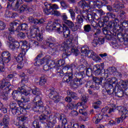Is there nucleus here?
Listing matches in <instances>:
<instances>
[{"instance_id": "obj_11", "label": "nucleus", "mask_w": 128, "mask_h": 128, "mask_svg": "<svg viewBox=\"0 0 128 128\" xmlns=\"http://www.w3.org/2000/svg\"><path fill=\"white\" fill-rule=\"evenodd\" d=\"M50 94H48L50 98L53 100L55 104H58L60 102V98L58 96V93L54 90V88L50 89Z\"/></svg>"}, {"instance_id": "obj_20", "label": "nucleus", "mask_w": 128, "mask_h": 128, "mask_svg": "<svg viewBox=\"0 0 128 128\" xmlns=\"http://www.w3.org/2000/svg\"><path fill=\"white\" fill-rule=\"evenodd\" d=\"M34 66H42V64H48V59L44 57L42 59H34Z\"/></svg>"}, {"instance_id": "obj_51", "label": "nucleus", "mask_w": 128, "mask_h": 128, "mask_svg": "<svg viewBox=\"0 0 128 128\" xmlns=\"http://www.w3.org/2000/svg\"><path fill=\"white\" fill-rule=\"evenodd\" d=\"M64 24H66V26H68V28H72V26H74V23L72 22L70 20L66 21Z\"/></svg>"}, {"instance_id": "obj_12", "label": "nucleus", "mask_w": 128, "mask_h": 128, "mask_svg": "<svg viewBox=\"0 0 128 128\" xmlns=\"http://www.w3.org/2000/svg\"><path fill=\"white\" fill-rule=\"evenodd\" d=\"M104 66L102 64H96L93 67V72L96 76H100L102 74H104L106 70L104 68Z\"/></svg>"}, {"instance_id": "obj_33", "label": "nucleus", "mask_w": 128, "mask_h": 128, "mask_svg": "<svg viewBox=\"0 0 128 128\" xmlns=\"http://www.w3.org/2000/svg\"><path fill=\"white\" fill-rule=\"evenodd\" d=\"M46 44L47 46H49V48H51L53 52V54H54L56 50V48H54V44L51 42H47Z\"/></svg>"}, {"instance_id": "obj_16", "label": "nucleus", "mask_w": 128, "mask_h": 128, "mask_svg": "<svg viewBox=\"0 0 128 128\" xmlns=\"http://www.w3.org/2000/svg\"><path fill=\"white\" fill-rule=\"evenodd\" d=\"M114 94L118 98H122L124 96V90L122 89V87L118 84L115 86V90Z\"/></svg>"}, {"instance_id": "obj_49", "label": "nucleus", "mask_w": 128, "mask_h": 128, "mask_svg": "<svg viewBox=\"0 0 128 128\" xmlns=\"http://www.w3.org/2000/svg\"><path fill=\"white\" fill-rule=\"evenodd\" d=\"M85 72H86V74L88 77H90L92 76V70L90 68H86Z\"/></svg>"}, {"instance_id": "obj_18", "label": "nucleus", "mask_w": 128, "mask_h": 128, "mask_svg": "<svg viewBox=\"0 0 128 128\" xmlns=\"http://www.w3.org/2000/svg\"><path fill=\"white\" fill-rule=\"evenodd\" d=\"M40 34L38 27L36 26H32L30 28V36L33 38L36 36V35Z\"/></svg>"}, {"instance_id": "obj_1", "label": "nucleus", "mask_w": 128, "mask_h": 128, "mask_svg": "<svg viewBox=\"0 0 128 128\" xmlns=\"http://www.w3.org/2000/svg\"><path fill=\"white\" fill-rule=\"evenodd\" d=\"M40 96H36L33 100L34 106L33 107V110L38 112H44L45 114H50V108L44 107V102H42Z\"/></svg>"}, {"instance_id": "obj_57", "label": "nucleus", "mask_w": 128, "mask_h": 128, "mask_svg": "<svg viewBox=\"0 0 128 128\" xmlns=\"http://www.w3.org/2000/svg\"><path fill=\"white\" fill-rule=\"evenodd\" d=\"M22 100H17L18 102V104H22V102H28V99L24 98V97L22 96L21 98Z\"/></svg>"}, {"instance_id": "obj_56", "label": "nucleus", "mask_w": 128, "mask_h": 128, "mask_svg": "<svg viewBox=\"0 0 128 128\" xmlns=\"http://www.w3.org/2000/svg\"><path fill=\"white\" fill-rule=\"evenodd\" d=\"M21 26V29H22V30H26L28 29V26L26 23H22L20 24Z\"/></svg>"}, {"instance_id": "obj_46", "label": "nucleus", "mask_w": 128, "mask_h": 128, "mask_svg": "<svg viewBox=\"0 0 128 128\" xmlns=\"http://www.w3.org/2000/svg\"><path fill=\"white\" fill-rule=\"evenodd\" d=\"M60 4L62 8H64V10H66V8H67L70 7V5L64 0L61 1L60 2Z\"/></svg>"}, {"instance_id": "obj_58", "label": "nucleus", "mask_w": 128, "mask_h": 128, "mask_svg": "<svg viewBox=\"0 0 128 128\" xmlns=\"http://www.w3.org/2000/svg\"><path fill=\"white\" fill-rule=\"evenodd\" d=\"M18 120L21 122H26L28 120V117L26 116L21 115L20 116L18 117Z\"/></svg>"}, {"instance_id": "obj_15", "label": "nucleus", "mask_w": 128, "mask_h": 128, "mask_svg": "<svg viewBox=\"0 0 128 128\" xmlns=\"http://www.w3.org/2000/svg\"><path fill=\"white\" fill-rule=\"evenodd\" d=\"M28 20L29 24H34L35 26H40V24H42L44 22V19H36L34 18L32 16H30L28 18Z\"/></svg>"}, {"instance_id": "obj_27", "label": "nucleus", "mask_w": 128, "mask_h": 128, "mask_svg": "<svg viewBox=\"0 0 128 128\" xmlns=\"http://www.w3.org/2000/svg\"><path fill=\"white\" fill-rule=\"evenodd\" d=\"M20 24L18 22H13L10 24V28H8V30L10 32V34H14V28L18 26Z\"/></svg>"}, {"instance_id": "obj_40", "label": "nucleus", "mask_w": 128, "mask_h": 128, "mask_svg": "<svg viewBox=\"0 0 128 128\" xmlns=\"http://www.w3.org/2000/svg\"><path fill=\"white\" fill-rule=\"evenodd\" d=\"M18 90H20L21 92H22L24 96H28L30 94V92L24 90V84L20 88H18Z\"/></svg>"}, {"instance_id": "obj_32", "label": "nucleus", "mask_w": 128, "mask_h": 128, "mask_svg": "<svg viewBox=\"0 0 128 128\" xmlns=\"http://www.w3.org/2000/svg\"><path fill=\"white\" fill-rule=\"evenodd\" d=\"M116 110V108L112 107V108H110L108 110V106H106L104 108H103L102 109V112H104V114H106V112H108V114H112V112H114V110Z\"/></svg>"}, {"instance_id": "obj_9", "label": "nucleus", "mask_w": 128, "mask_h": 128, "mask_svg": "<svg viewBox=\"0 0 128 128\" xmlns=\"http://www.w3.org/2000/svg\"><path fill=\"white\" fill-rule=\"evenodd\" d=\"M81 52L82 54L88 56V58H98V55L92 50H90L88 46H84L81 48Z\"/></svg>"}, {"instance_id": "obj_24", "label": "nucleus", "mask_w": 128, "mask_h": 128, "mask_svg": "<svg viewBox=\"0 0 128 128\" xmlns=\"http://www.w3.org/2000/svg\"><path fill=\"white\" fill-rule=\"evenodd\" d=\"M74 78V74L72 72L68 73L66 72V74L64 75V76L63 78L62 82H70L71 80H72Z\"/></svg>"}, {"instance_id": "obj_38", "label": "nucleus", "mask_w": 128, "mask_h": 128, "mask_svg": "<svg viewBox=\"0 0 128 128\" xmlns=\"http://www.w3.org/2000/svg\"><path fill=\"white\" fill-rule=\"evenodd\" d=\"M84 32L88 34V32H92V26L90 24H86L84 26Z\"/></svg>"}, {"instance_id": "obj_63", "label": "nucleus", "mask_w": 128, "mask_h": 128, "mask_svg": "<svg viewBox=\"0 0 128 128\" xmlns=\"http://www.w3.org/2000/svg\"><path fill=\"white\" fill-rule=\"evenodd\" d=\"M102 20L104 22H108V20H110V18L108 17V15L106 16H102Z\"/></svg>"}, {"instance_id": "obj_2", "label": "nucleus", "mask_w": 128, "mask_h": 128, "mask_svg": "<svg viewBox=\"0 0 128 128\" xmlns=\"http://www.w3.org/2000/svg\"><path fill=\"white\" fill-rule=\"evenodd\" d=\"M86 66L84 64L81 65V67L80 68V72L78 73L79 78H76L71 80L70 86L74 90L78 88L82 84L83 82L82 79L86 76Z\"/></svg>"}, {"instance_id": "obj_5", "label": "nucleus", "mask_w": 128, "mask_h": 128, "mask_svg": "<svg viewBox=\"0 0 128 128\" xmlns=\"http://www.w3.org/2000/svg\"><path fill=\"white\" fill-rule=\"evenodd\" d=\"M12 55L8 51H4L2 53V57H0V70L4 72V64H8L12 60Z\"/></svg>"}, {"instance_id": "obj_7", "label": "nucleus", "mask_w": 128, "mask_h": 128, "mask_svg": "<svg viewBox=\"0 0 128 128\" xmlns=\"http://www.w3.org/2000/svg\"><path fill=\"white\" fill-rule=\"evenodd\" d=\"M63 26L58 22H53L52 24H48L46 26V30L47 32H52V30H56L60 34L62 32Z\"/></svg>"}, {"instance_id": "obj_19", "label": "nucleus", "mask_w": 128, "mask_h": 128, "mask_svg": "<svg viewBox=\"0 0 128 128\" xmlns=\"http://www.w3.org/2000/svg\"><path fill=\"white\" fill-rule=\"evenodd\" d=\"M10 116L6 114L3 116V118L2 122H0V126H8V124H10Z\"/></svg>"}, {"instance_id": "obj_21", "label": "nucleus", "mask_w": 128, "mask_h": 128, "mask_svg": "<svg viewBox=\"0 0 128 128\" xmlns=\"http://www.w3.org/2000/svg\"><path fill=\"white\" fill-rule=\"evenodd\" d=\"M92 44V46L94 48H96V46H98V44H104V38L96 37Z\"/></svg>"}, {"instance_id": "obj_23", "label": "nucleus", "mask_w": 128, "mask_h": 128, "mask_svg": "<svg viewBox=\"0 0 128 128\" xmlns=\"http://www.w3.org/2000/svg\"><path fill=\"white\" fill-rule=\"evenodd\" d=\"M61 32H63L64 38H68V36H70V30L66 24H63Z\"/></svg>"}, {"instance_id": "obj_8", "label": "nucleus", "mask_w": 128, "mask_h": 128, "mask_svg": "<svg viewBox=\"0 0 128 128\" xmlns=\"http://www.w3.org/2000/svg\"><path fill=\"white\" fill-rule=\"evenodd\" d=\"M96 10L94 8H90L88 10V13L84 14V20L86 22H92L94 20L96 16V14L94 12Z\"/></svg>"}, {"instance_id": "obj_45", "label": "nucleus", "mask_w": 128, "mask_h": 128, "mask_svg": "<svg viewBox=\"0 0 128 128\" xmlns=\"http://www.w3.org/2000/svg\"><path fill=\"white\" fill-rule=\"evenodd\" d=\"M32 92L34 96H39L40 94V89L38 88H35L32 90Z\"/></svg>"}, {"instance_id": "obj_36", "label": "nucleus", "mask_w": 128, "mask_h": 128, "mask_svg": "<svg viewBox=\"0 0 128 128\" xmlns=\"http://www.w3.org/2000/svg\"><path fill=\"white\" fill-rule=\"evenodd\" d=\"M102 80H104V78L102 77H101L100 78L96 76L92 77V80H94V82L96 84H102Z\"/></svg>"}, {"instance_id": "obj_26", "label": "nucleus", "mask_w": 128, "mask_h": 128, "mask_svg": "<svg viewBox=\"0 0 128 128\" xmlns=\"http://www.w3.org/2000/svg\"><path fill=\"white\" fill-rule=\"evenodd\" d=\"M120 29L118 30V32L120 33H118L117 34V38L118 40L120 41V42H122L124 40V36H122L123 34L122 33L124 32V29H122V28L120 26Z\"/></svg>"}, {"instance_id": "obj_64", "label": "nucleus", "mask_w": 128, "mask_h": 128, "mask_svg": "<svg viewBox=\"0 0 128 128\" xmlns=\"http://www.w3.org/2000/svg\"><path fill=\"white\" fill-rule=\"evenodd\" d=\"M54 124L50 121L48 124H47V126L48 128H54Z\"/></svg>"}, {"instance_id": "obj_48", "label": "nucleus", "mask_w": 128, "mask_h": 128, "mask_svg": "<svg viewBox=\"0 0 128 128\" xmlns=\"http://www.w3.org/2000/svg\"><path fill=\"white\" fill-rule=\"evenodd\" d=\"M104 117L102 116V115L100 114H98L97 116H96V120L95 121V124H98L100 120H102V118Z\"/></svg>"}, {"instance_id": "obj_42", "label": "nucleus", "mask_w": 128, "mask_h": 128, "mask_svg": "<svg viewBox=\"0 0 128 128\" xmlns=\"http://www.w3.org/2000/svg\"><path fill=\"white\" fill-rule=\"evenodd\" d=\"M94 22L96 24L94 25L92 24V28H94V30H96L95 34L96 36L98 34H100L101 32V31H100V29L96 28H98V25H96V22Z\"/></svg>"}, {"instance_id": "obj_53", "label": "nucleus", "mask_w": 128, "mask_h": 128, "mask_svg": "<svg viewBox=\"0 0 128 128\" xmlns=\"http://www.w3.org/2000/svg\"><path fill=\"white\" fill-rule=\"evenodd\" d=\"M6 28V24L0 20V30H4Z\"/></svg>"}, {"instance_id": "obj_47", "label": "nucleus", "mask_w": 128, "mask_h": 128, "mask_svg": "<svg viewBox=\"0 0 128 128\" xmlns=\"http://www.w3.org/2000/svg\"><path fill=\"white\" fill-rule=\"evenodd\" d=\"M116 24H118V23L116 22H110L107 24V26L108 28H116Z\"/></svg>"}, {"instance_id": "obj_39", "label": "nucleus", "mask_w": 128, "mask_h": 128, "mask_svg": "<svg viewBox=\"0 0 128 128\" xmlns=\"http://www.w3.org/2000/svg\"><path fill=\"white\" fill-rule=\"evenodd\" d=\"M50 116H47L46 114H42V115H40L38 118H39V120H46V122H48V118H50Z\"/></svg>"}, {"instance_id": "obj_35", "label": "nucleus", "mask_w": 128, "mask_h": 128, "mask_svg": "<svg viewBox=\"0 0 128 128\" xmlns=\"http://www.w3.org/2000/svg\"><path fill=\"white\" fill-rule=\"evenodd\" d=\"M107 16H108V17H110L112 18V20H114V22H116V24H118V18H116V14L112 12H107L106 13Z\"/></svg>"}, {"instance_id": "obj_22", "label": "nucleus", "mask_w": 128, "mask_h": 128, "mask_svg": "<svg viewBox=\"0 0 128 128\" xmlns=\"http://www.w3.org/2000/svg\"><path fill=\"white\" fill-rule=\"evenodd\" d=\"M124 8V5L120 3V2L118 0H116L114 4V10L116 12H120V10H122Z\"/></svg>"}, {"instance_id": "obj_17", "label": "nucleus", "mask_w": 128, "mask_h": 128, "mask_svg": "<svg viewBox=\"0 0 128 128\" xmlns=\"http://www.w3.org/2000/svg\"><path fill=\"white\" fill-rule=\"evenodd\" d=\"M60 120H62V128H72L70 126L67 125L68 120H66V116L64 114L59 115Z\"/></svg>"}, {"instance_id": "obj_14", "label": "nucleus", "mask_w": 128, "mask_h": 128, "mask_svg": "<svg viewBox=\"0 0 128 128\" xmlns=\"http://www.w3.org/2000/svg\"><path fill=\"white\" fill-rule=\"evenodd\" d=\"M103 86L105 87V88H106V92L108 94H114V90H116V86H114V88L112 84H110L108 83V82L104 83Z\"/></svg>"}, {"instance_id": "obj_28", "label": "nucleus", "mask_w": 128, "mask_h": 128, "mask_svg": "<svg viewBox=\"0 0 128 128\" xmlns=\"http://www.w3.org/2000/svg\"><path fill=\"white\" fill-rule=\"evenodd\" d=\"M12 86L10 82H7L6 79H3L2 80L1 82H0V88H3L4 86L6 88H10Z\"/></svg>"}, {"instance_id": "obj_43", "label": "nucleus", "mask_w": 128, "mask_h": 128, "mask_svg": "<svg viewBox=\"0 0 128 128\" xmlns=\"http://www.w3.org/2000/svg\"><path fill=\"white\" fill-rule=\"evenodd\" d=\"M32 126L34 128H40V125L38 120H34L32 123Z\"/></svg>"}, {"instance_id": "obj_50", "label": "nucleus", "mask_w": 128, "mask_h": 128, "mask_svg": "<svg viewBox=\"0 0 128 128\" xmlns=\"http://www.w3.org/2000/svg\"><path fill=\"white\" fill-rule=\"evenodd\" d=\"M37 40L38 42H42V40H44V36H42V34H40V33L38 34L36 36Z\"/></svg>"}, {"instance_id": "obj_41", "label": "nucleus", "mask_w": 128, "mask_h": 128, "mask_svg": "<svg viewBox=\"0 0 128 128\" xmlns=\"http://www.w3.org/2000/svg\"><path fill=\"white\" fill-rule=\"evenodd\" d=\"M60 116H62V114H56L52 118V120H50V122L53 123L54 124H56V118H57L60 119Z\"/></svg>"}, {"instance_id": "obj_37", "label": "nucleus", "mask_w": 128, "mask_h": 128, "mask_svg": "<svg viewBox=\"0 0 128 128\" xmlns=\"http://www.w3.org/2000/svg\"><path fill=\"white\" fill-rule=\"evenodd\" d=\"M94 6H96V8H102V6H104L102 3V2L100 0H96V2H94Z\"/></svg>"}, {"instance_id": "obj_61", "label": "nucleus", "mask_w": 128, "mask_h": 128, "mask_svg": "<svg viewBox=\"0 0 128 128\" xmlns=\"http://www.w3.org/2000/svg\"><path fill=\"white\" fill-rule=\"evenodd\" d=\"M56 64L57 66V68H60V66H62V64H64V60H58L56 62Z\"/></svg>"}, {"instance_id": "obj_3", "label": "nucleus", "mask_w": 128, "mask_h": 128, "mask_svg": "<svg viewBox=\"0 0 128 128\" xmlns=\"http://www.w3.org/2000/svg\"><path fill=\"white\" fill-rule=\"evenodd\" d=\"M60 50L62 52H64L68 56H70L72 54V52L74 54L75 56H78V54L80 52H78V50L76 48V46H72V43L70 42L68 43V41H67L66 44H62L60 48ZM70 51L72 52H70Z\"/></svg>"}, {"instance_id": "obj_54", "label": "nucleus", "mask_w": 128, "mask_h": 128, "mask_svg": "<svg viewBox=\"0 0 128 128\" xmlns=\"http://www.w3.org/2000/svg\"><path fill=\"white\" fill-rule=\"evenodd\" d=\"M51 14H54L56 16H60V12L56 10H52Z\"/></svg>"}, {"instance_id": "obj_55", "label": "nucleus", "mask_w": 128, "mask_h": 128, "mask_svg": "<svg viewBox=\"0 0 128 128\" xmlns=\"http://www.w3.org/2000/svg\"><path fill=\"white\" fill-rule=\"evenodd\" d=\"M10 90H12V88H10V87H6L4 90H3V93L6 94H10Z\"/></svg>"}, {"instance_id": "obj_29", "label": "nucleus", "mask_w": 128, "mask_h": 128, "mask_svg": "<svg viewBox=\"0 0 128 128\" xmlns=\"http://www.w3.org/2000/svg\"><path fill=\"white\" fill-rule=\"evenodd\" d=\"M84 14H82L81 15H78L76 18V22L78 24H82L84 22Z\"/></svg>"}, {"instance_id": "obj_6", "label": "nucleus", "mask_w": 128, "mask_h": 128, "mask_svg": "<svg viewBox=\"0 0 128 128\" xmlns=\"http://www.w3.org/2000/svg\"><path fill=\"white\" fill-rule=\"evenodd\" d=\"M116 110L122 114L120 118L116 120L117 124H120V122H122V121L128 118V116H126L128 114V111L126 108L122 106H117Z\"/></svg>"}, {"instance_id": "obj_13", "label": "nucleus", "mask_w": 128, "mask_h": 128, "mask_svg": "<svg viewBox=\"0 0 128 128\" xmlns=\"http://www.w3.org/2000/svg\"><path fill=\"white\" fill-rule=\"evenodd\" d=\"M10 108L12 114L20 116L22 114V108L16 106V104L15 102H11L10 104Z\"/></svg>"}, {"instance_id": "obj_52", "label": "nucleus", "mask_w": 128, "mask_h": 128, "mask_svg": "<svg viewBox=\"0 0 128 128\" xmlns=\"http://www.w3.org/2000/svg\"><path fill=\"white\" fill-rule=\"evenodd\" d=\"M124 34H127L125 38H124V40L123 42H124V44H126V46H128V34L127 32H124Z\"/></svg>"}, {"instance_id": "obj_4", "label": "nucleus", "mask_w": 128, "mask_h": 128, "mask_svg": "<svg viewBox=\"0 0 128 128\" xmlns=\"http://www.w3.org/2000/svg\"><path fill=\"white\" fill-rule=\"evenodd\" d=\"M15 1V4L12 8L13 10L18 12L20 14H22V12H24L30 10V8L28 6V4H24L22 0H16Z\"/></svg>"}, {"instance_id": "obj_31", "label": "nucleus", "mask_w": 128, "mask_h": 128, "mask_svg": "<svg viewBox=\"0 0 128 128\" xmlns=\"http://www.w3.org/2000/svg\"><path fill=\"white\" fill-rule=\"evenodd\" d=\"M67 94L68 96H70L72 98H73V100H78L80 98L78 96V94H76V93L74 92L68 91Z\"/></svg>"}, {"instance_id": "obj_59", "label": "nucleus", "mask_w": 128, "mask_h": 128, "mask_svg": "<svg viewBox=\"0 0 128 128\" xmlns=\"http://www.w3.org/2000/svg\"><path fill=\"white\" fill-rule=\"evenodd\" d=\"M16 60H17L18 62H24V58L22 56V55H18V56L16 58Z\"/></svg>"}, {"instance_id": "obj_34", "label": "nucleus", "mask_w": 128, "mask_h": 128, "mask_svg": "<svg viewBox=\"0 0 128 128\" xmlns=\"http://www.w3.org/2000/svg\"><path fill=\"white\" fill-rule=\"evenodd\" d=\"M44 76H46V75L42 74V76L40 78L39 81L40 86H44V84H46V79Z\"/></svg>"}, {"instance_id": "obj_62", "label": "nucleus", "mask_w": 128, "mask_h": 128, "mask_svg": "<svg viewBox=\"0 0 128 128\" xmlns=\"http://www.w3.org/2000/svg\"><path fill=\"white\" fill-rule=\"evenodd\" d=\"M17 36L18 38H26V34L22 32L18 33Z\"/></svg>"}, {"instance_id": "obj_44", "label": "nucleus", "mask_w": 128, "mask_h": 128, "mask_svg": "<svg viewBox=\"0 0 128 128\" xmlns=\"http://www.w3.org/2000/svg\"><path fill=\"white\" fill-rule=\"evenodd\" d=\"M50 64L49 66L50 68H54L57 67L56 63V61L54 60H48V64Z\"/></svg>"}, {"instance_id": "obj_25", "label": "nucleus", "mask_w": 128, "mask_h": 128, "mask_svg": "<svg viewBox=\"0 0 128 128\" xmlns=\"http://www.w3.org/2000/svg\"><path fill=\"white\" fill-rule=\"evenodd\" d=\"M65 100L67 102H69L70 104V106L71 108H76V104H78V103L76 102V101H72V97L70 96L66 97Z\"/></svg>"}, {"instance_id": "obj_60", "label": "nucleus", "mask_w": 128, "mask_h": 128, "mask_svg": "<svg viewBox=\"0 0 128 128\" xmlns=\"http://www.w3.org/2000/svg\"><path fill=\"white\" fill-rule=\"evenodd\" d=\"M69 12L70 13L72 18L74 20V18H76V13H74V10L72 9L69 10Z\"/></svg>"}, {"instance_id": "obj_10", "label": "nucleus", "mask_w": 128, "mask_h": 128, "mask_svg": "<svg viewBox=\"0 0 128 128\" xmlns=\"http://www.w3.org/2000/svg\"><path fill=\"white\" fill-rule=\"evenodd\" d=\"M45 8L43 10L46 16H48L52 14V10H56L58 8V5L56 4H48V3L44 4Z\"/></svg>"}, {"instance_id": "obj_30", "label": "nucleus", "mask_w": 128, "mask_h": 128, "mask_svg": "<svg viewBox=\"0 0 128 128\" xmlns=\"http://www.w3.org/2000/svg\"><path fill=\"white\" fill-rule=\"evenodd\" d=\"M18 90H14L12 92V98L14 100H16V102H18L17 98H18V96H20V92H22L20 90H18Z\"/></svg>"}]
</instances>
